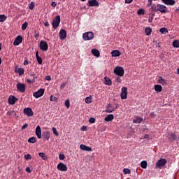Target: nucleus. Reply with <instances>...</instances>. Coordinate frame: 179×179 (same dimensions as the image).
<instances>
[{"label": "nucleus", "instance_id": "obj_1", "mask_svg": "<svg viewBox=\"0 0 179 179\" xmlns=\"http://www.w3.org/2000/svg\"><path fill=\"white\" fill-rule=\"evenodd\" d=\"M94 37V34L92 31L85 32L83 34V38L85 41H87L89 40H93Z\"/></svg>", "mask_w": 179, "mask_h": 179}, {"label": "nucleus", "instance_id": "obj_2", "mask_svg": "<svg viewBox=\"0 0 179 179\" xmlns=\"http://www.w3.org/2000/svg\"><path fill=\"white\" fill-rule=\"evenodd\" d=\"M125 71L124 70V68L121 66H117L114 69V73L115 75H117V76H124Z\"/></svg>", "mask_w": 179, "mask_h": 179}, {"label": "nucleus", "instance_id": "obj_3", "mask_svg": "<svg viewBox=\"0 0 179 179\" xmlns=\"http://www.w3.org/2000/svg\"><path fill=\"white\" fill-rule=\"evenodd\" d=\"M59 23H61V16L57 15L52 21L53 29H58V27L59 26Z\"/></svg>", "mask_w": 179, "mask_h": 179}, {"label": "nucleus", "instance_id": "obj_4", "mask_svg": "<svg viewBox=\"0 0 179 179\" xmlns=\"http://www.w3.org/2000/svg\"><path fill=\"white\" fill-rule=\"evenodd\" d=\"M121 99L122 100L127 99V97L128 96V88L127 87H123L121 88Z\"/></svg>", "mask_w": 179, "mask_h": 179}, {"label": "nucleus", "instance_id": "obj_5", "mask_svg": "<svg viewBox=\"0 0 179 179\" xmlns=\"http://www.w3.org/2000/svg\"><path fill=\"white\" fill-rule=\"evenodd\" d=\"M166 164H167V160L162 158L158 160L156 163V166L158 167V169H162L164 166H166Z\"/></svg>", "mask_w": 179, "mask_h": 179}, {"label": "nucleus", "instance_id": "obj_6", "mask_svg": "<svg viewBox=\"0 0 179 179\" xmlns=\"http://www.w3.org/2000/svg\"><path fill=\"white\" fill-rule=\"evenodd\" d=\"M39 48L42 51H48V43L45 41H41L39 45Z\"/></svg>", "mask_w": 179, "mask_h": 179}, {"label": "nucleus", "instance_id": "obj_7", "mask_svg": "<svg viewBox=\"0 0 179 179\" xmlns=\"http://www.w3.org/2000/svg\"><path fill=\"white\" fill-rule=\"evenodd\" d=\"M17 90L21 93H24L26 92V85L20 83H17Z\"/></svg>", "mask_w": 179, "mask_h": 179}, {"label": "nucleus", "instance_id": "obj_8", "mask_svg": "<svg viewBox=\"0 0 179 179\" xmlns=\"http://www.w3.org/2000/svg\"><path fill=\"white\" fill-rule=\"evenodd\" d=\"M157 10L161 12V13H167L168 12L167 7L164 5L157 4Z\"/></svg>", "mask_w": 179, "mask_h": 179}, {"label": "nucleus", "instance_id": "obj_9", "mask_svg": "<svg viewBox=\"0 0 179 179\" xmlns=\"http://www.w3.org/2000/svg\"><path fill=\"white\" fill-rule=\"evenodd\" d=\"M44 92H45L44 89L41 88L37 92H34L33 96L36 99H38V97H41L42 96L44 95Z\"/></svg>", "mask_w": 179, "mask_h": 179}, {"label": "nucleus", "instance_id": "obj_10", "mask_svg": "<svg viewBox=\"0 0 179 179\" xmlns=\"http://www.w3.org/2000/svg\"><path fill=\"white\" fill-rule=\"evenodd\" d=\"M23 111L24 114L27 115V117H33V115H34V113L33 112L31 108H25Z\"/></svg>", "mask_w": 179, "mask_h": 179}, {"label": "nucleus", "instance_id": "obj_11", "mask_svg": "<svg viewBox=\"0 0 179 179\" xmlns=\"http://www.w3.org/2000/svg\"><path fill=\"white\" fill-rule=\"evenodd\" d=\"M57 170L59 171H68V166L65 164L60 162L57 165Z\"/></svg>", "mask_w": 179, "mask_h": 179}, {"label": "nucleus", "instance_id": "obj_12", "mask_svg": "<svg viewBox=\"0 0 179 179\" xmlns=\"http://www.w3.org/2000/svg\"><path fill=\"white\" fill-rule=\"evenodd\" d=\"M18 100L19 99L16 98L15 96L10 95L8 98V104L13 106Z\"/></svg>", "mask_w": 179, "mask_h": 179}, {"label": "nucleus", "instance_id": "obj_13", "mask_svg": "<svg viewBox=\"0 0 179 179\" xmlns=\"http://www.w3.org/2000/svg\"><path fill=\"white\" fill-rule=\"evenodd\" d=\"M22 41H23V37L22 36H18L15 39L13 45H19V44H22Z\"/></svg>", "mask_w": 179, "mask_h": 179}, {"label": "nucleus", "instance_id": "obj_14", "mask_svg": "<svg viewBox=\"0 0 179 179\" xmlns=\"http://www.w3.org/2000/svg\"><path fill=\"white\" fill-rule=\"evenodd\" d=\"M88 6L93 7V6H99L100 3L97 0H89L88 1Z\"/></svg>", "mask_w": 179, "mask_h": 179}, {"label": "nucleus", "instance_id": "obj_15", "mask_svg": "<svg viewBox=\"0 0 179 179\" xmlns=\"http://www.w3.org/2000/svg\"><path fill=\"white\" fill-rule=\"evenodd\" d=\"M60 40H65L66 38V31L65 29H61L59 31Z\"/></svg>", "mask_w": 179, "mask_h": 179}, {"label": "nucleus", "instance_id": "obj_16", "mask_svg": "<svg viewBox=\"0 0 179 179\" xmlns=\"http://www.w3.org/2000/svg\"><path fill=\"white\" fill-rule=\"evenodd\" d=\"M162 1L165 5H169L170 6H173V5H176V1L175 0H162Z\"/></svg>", "mask_w": 179, "mask_h": 179}, {"label": "nucleus", "instance_id": "obj_17", "mask_svg": "<svg viewBox=\"0 0 179 179\" xmlns=\"http://www.w3.org/2000/svg\"><path fill=\"white\" fill-rule=\"evenodd\" d=\"M167 138L171 141H176V139H177V134L171 133L170 134H168Z\"/></svg>", "mask_w": 179, "mask_h": 179}, {"label": "nucleus", "instance_id": "obj_18", "mask_svg": "<svg viewBox=\"0 0 179 179\" xmlns=\"http://www.w3.org/2000/svg\"><path fill=\"white\" fill-rule=\"evenodd\" d=\"M80 149H81V150H85L86 152H92V150H93L92 148L85 145L83 144H81L80 145Z\"/></svg>", "mask_w": 179, "mask_h": 179}, {"label": "nucleus", "instance_id": "obj_19", "mask_svg": "<svg viewBox=\"0 0 179 179\" xmlns=\"http://www.w3.org/2000/svg\"><path fill=\"white\" fill-rule=\"evenodd\" d=\"M36 135L38 139H41V127L37 126L36 128Z\"/></svg>", "mask_w": 179, "mask_h": 179}, {"label": "nucleus", "instance_id": "obj_20", "mask_svg": "<svg viewBox=\"0 0 179 179\" xmlns=\"http://www.w3.org/2000/svg\"><path fill=\"white\" fill-rule=\"evenodd\" d=\"M31 77H33L32 80L30 79H27V83H29V85L31 83H34V82H36V79H37V76H36V74H30Z\"/></svg>", "mask_w": 179, "mask_h": 179}, {"label": "nucleus", "instance_id": "obj_21", "mask_svg": "<svg viewBox=\"0 0 179 179\" xmlns=\"http://www.w3.org/2000/svg\"><path fill=\"white\" fill-rule=\"evenodd\" d=\"M158 83L162 85L163 86H166V85H167V81H166L163 77L159 76L158 79Z\"/></svg>", "mask_w": 179, "mask_h": 179}, {"label": "nucleus", "instance_id": "obj_22", "mask_svg": "<svg viewBox=\"0 0 179 179\" xmlns=\"http://www.w3.org/2000/svg\"><path fill=\"white\" fill-rule=\"evenodd\" d=\"M104 84L106 85V86H111V85H113V81L108 77H104Z\"/></svg>", "mask_w": 179, "mask_h": 179}, {"label": "nucleus", "instance_id": "obj_23", "mask_svg": "<svg viewBox=\"0 0 179 179\" xmlns=\"http://www.w3.org/2000/svg\"><path fill=\"white\" fill-rule=\"evenodd\" d=\"M113 120H114V115L110 114L105 117L104 121H106V122H110L113 121Z\"/></svg>", "mask_w": 179, "mask_h": 179}, {"label": "nucleus", "instance_id": "obj_24", "mask_svg": "<svg viewBox=\"0 0 179 179\" xmlns=\"http://www.w3.org/2000/svg\"><path fill=\"white\" fill-rule=\"evenodd\" d=\"M36 57L38 64H39V65H41V64H43V59L38 55V51L36 52Z\"/></svg>", "mask_w": 179, "mask_h": 179}, {"label": "nucleus", "instance_id": "obj_25", "mask_svg": "<svg viewBox=\"0 0 179 179\" xmlns=\"http://www.w3.org/2000/svg\"><path fill=\"white\" fill-rule=\"evenodd\" d=\"M92 54H93V55H94V57H96V58H99V57H100V52L99 51V50L97 49H92L91 50Z\"/></svg>", "mask_w": 179, "mask_h": 179}, {"label": "nucleus", "instance_id": "obj_26", "mask_svg": "<svg viewBox=\"0 0 179 179\" xmlns=\"http://www.w3.org/2000/svg\"><path fill=\"white\" fill-rule=\"evenodd\" d=\"M143 121V118L141 117H138L136 119L133 120L134 124H141V122H142Z\"/></svg>", "mask_w": 179, "mask_h": 179}, {"label": "nucleus", "instance_id": "obj_27", "mask_svg": "<svg viewBox=\"0 0 179 179\" xmlns=\"http://www.w3.org/2000/svg\"><path fill=\"white\" fill-rule=\"evenodd\" d=\"M111 55L112 57H120V55H121V52H120V50H113L111 52Z\"/></svg>", "mask_w": 179, "mask_h": 179}, {"label": "nucleus", "instance_id": "obj_28", "mask_svg": "<svg viewBox=\"0 0 179 179\" xmlns=\"http://www.w3.org/2000/svg\"><path fill=\"white\" fill-rule=\"evenodd\" d=\"M155 92H158V93H160L163 90V87L160 85H155Z\"/></svg>", "mask_w": 179, "mask_h": 179}, {"label": "nucleus", "instance_id": "obj_29", "mask_svg": "<svg viewBox=\"0 0 179 179\" xmlns=\"http://www.w3.org/2000/svg\"><path fill=\"white\" fill-rule=\"evenodd\" d=\"M151 8V13H155V12H158V10H157V6H156V4H153L152 6H150Z\"/></svg>", "mask_w": 179, "mask_h": 179}, {"label": "nucleus", "instance_id": "obj_30", "mask_svg": "<svg viewBox=\"0 0 179 179\" xmlns=\"http://www.w3.org/2000/svg\"><path fill=\"white\" fill-rule=\"evenodd\" d=\"M38 156H40L41 159H43V160L45 161L47 160V159H48V157H47V155H45L44 152H39Z\"/></svg>", "mask_w": 179, "mask_h": 179}, {"label": "nucleus", "instance_id": "obj_31", "mask_svg": "<svg viewBox=\"0 0 179 179\" xmlns=\"http://www.w3.org/2000/svg\"><path fill=\"white\" fill-rule=\"evenodd\" d=\"M159 31L162 34H166V33H169V30L166 27L161 28Z\"/></svg>", "mask_w": 179, "mask_h": 179}, {"label": "nucleus", "instance_id": "obj_32", "mask_svg": "<svg viewBox=\"0 0 179 179\" xmlns=\"http://www.w3.org/2000/svg\"><path fill=\"white\" fill-rule=\"evenodd\" d=\"M173 46L174 48H179V40H175L173 42Z\"/></svg>", "mask_w": 179, "mask_h": 179}, {"label": "nucleus", "instance_id": "obj_33", "mask_svg": "<svg viewBox=\"0 0 179 179\" xmlns=\"http://www.w3.org/2000/svg\"><path fill=\"white\" fill-rule=\"evenodd\" d=\"M17 73L20 76H22V75H24V69L23 68H19Z\"/></svg>", "mask_w": 179, "mask_h": 179}, {"label": "nucleus", "instance_id": "obj_34", "mask_svg": "<svg viewBox=\"0 0 179 179\" xmlns=\"http://www.w3.org/2000/svg\"><path fill=\"white\" fill-rule=\"evenodd\" d=\"M141 166L142 167V169H146L148 167V162L146 161L141 162Z\"/></svg>", "mask_w": 179, "mask_h": 179}, {"label": "nucleus", "instance_id": "obj_35", "mask_svg": "<svg viewBox=\"0 0 179 179\" xmlns=\"http://www.w3.org/2000/svg\"><path fill=\"white\" fill-rule=\"evenodd\" d=\"M43 135L45 136V139H46V141H50V131H46L43 133Z\"/></svg>", "mask_w": 179, "mask_h": 179}, {"label": "nucleus", "instance_id": "obj_36", "mask_svg": "<svg viewBox=\"0 0 179 179\" xmlns=\"http://www.w3.org/2000/svg\"><path fill=\"white\" fill-rule=\"evenodd\" d=\"M146 36H150L152 34V28H146L145 30Z\"/></svg>", "mask_w": 179, "mask_h": 179}, {"label": "nucleus", "instance_id": "obj_37", "mask_svg": "<svg viewBox=\"0 0 179 179\" xmlns=\"http://www.w3.org/2000/svg\"><path fill=\"white\" fill-rule=\"evenodd\" d=\"M92 99H93L92 97V95H90V96H87L85 98V103H87V104H90V103H92Z\"/></svg>", "mask_w": 179, "mask_h": 179}, {"label": "nucleus", "instance_id": "obj_38", "mask_svg": "<svg viewBox=\"0 0 179 179\" xmlns=\"http://www.w3.org/2000/svg\"><path fill=\"white\" fill-rule=\"evenodd\" d=\"M155 17V13H151L150 14V17L148 18V22L149 23H152V22H153V18Z\"/></svg>", "mask_w": 179, "mask_h": 179}, {"label": "nucleus", "instance_id": "obj_39", "mask_svg": "<svg viewBox=\"0 0 179 179\" xmlns=\"http://www.w3.org/2000/svg\"><path fill=\"white\" fill-rule=\"evenodd\" d=\"M7 17L5 15H0V22H3L6 20Z\"/></svg>", "mask_w": 179, "mask_h": 179}, {"label": "nucleus", "instance_id": "obj_40", "mask_svg": "<svg viewBox=\"0 0 179 179\" xmlns=\"http://www.w3.org/2000/svg\"><path fill=\"white\" fill-rule=\"evenodd\" d=\"M36 137H31L28 139L29 143H36Z\"/></svg>", "mask_w": 179, "mask_h": 179}, {"label": "nucleus", "instance_id": "obj_41", "mask_svg": "<svg viewBox=\"0 0 179 179\" xmlns=\"http://www.w3.org/2000/svg\"><path fill=\"white\" fill-rule=\"evenodd\" d=\"M138 15H145V9L141 8L137 11Z\"/></svg>", "mask_w": 179, "mask_h": 179}, {"label": "nucleus", "instance_id": "obj_42", "mask_svg": "<svg viewBox=\"0 0 179 179\" xmlns=\"http://www.w3.org/2000/svg\"><path fill=\"white\" fill-rule=\"evenodd\" d=\"M29 9H30V10H33V9H34V2L31 1L29 4Z\"/></svg>", "mask_w": 179, "mask_h": 179}, {"label": "nucleus", "instance_id": "obj_43", "mask_svg": "<svg viewBox=\"0 0 179 179\" xmlns=\"http://www.w3.org/2000/svg\"><path fill=\"white\" fill-rule=\"evenodd\" d=\"M64 104L67 108H69V107H71V102L69 101V99L66 100Z\"/></svg>", "mask_w": 179, "mask_h": 179}, {"label": "nucleus", "instance_id": "obj_44", "mask_svg": "<svg viewBox=\"0 0 179 179\" xmlns=\"http://www.w3.org/2000/svg\"><path fill=\"white\" fill-rule=\"evenodd\" d=\"M124 174H131V170L129 169H123Z\"/></svg>", "mask_w": 179, "mask_h": 179}, {"label": "nucleus", "instance_id": "obj_45", "mask_svg": "<svg viewBox=\"0 0 179 179\" xmlns=\"http://www.w3.org/2000/svg\"><path fill=\"white\" fill-rule=\"evenodd\" d=\"M28 24L27 22H24L22 25V30L24 31L27 29Z\"/></svg>", "mask_w": 179, "mask_h": 179}, {"label": "nucleus", "instance_id": "obj_46", "mask_svg": "<svg viewBox=\"0 0 179 179\" xmlns=\"http://www.w3.org/2000/svg\"><path fill=\"white\" fill-rule=\"evenodd\" d=\"M25 160H31V155L30 154H27L24 155Z\"/></svg>", "mask_w": 179, "mask_h": 179}, {"label": "nucleus", "instance_id": "obj_47", "mask_svg": "<svg viewBox=\"0 0 179 179\" xmlns=\"http://www.w3.org/2000/svg\"><path fill=\"white\" fill-rule=\"evenodd\" d=\"M7 114L9 115H16V112L15 110H10L7 112Z\"/></svg>", "mask_w": 179, "mask_h": 179}, {"label": "nucleus", "instance_id": "obj_48", "mask_svg": "<svg viewBox=\"0 0 179 179\" xmlns=\"http://www.w3.org/2000/svg\"><path fill=\"white\" fill-rule=\"evenodd\" d=\"M52 131H53V134H55L56 136H58V135H59V134L58 133V131L57 130V128L53 127Z\"/></svg>", "mask_w": 179, "mask_h": 179}, {"label": "nucleus", "instance_id": "obj_49", "mask_svg": "<svg viewBox=\"0 0 179 179\" xmlns=\"http://www.w3.org/2000/svg\"><path fill=\"white\" fill-rule=\"evenodd\" d=\"M89 122H90V124H94V122H96V119L94 118V117H91V118L90 119V120H89Z\"/></svg>", "mask_w": 179, "mask_h": 179}, {"label": "nucleus", "instance_id": "obj_50", "mask_svg": "<svg viewBox=\"0 0 179 179\" xmlns=\"http://www.w3.org/2000/svg\"><path fill=\"white\" fill-rule=\"evenodd\" d=\"M50 101H57V97L53 96L52 95H51L50 97Z\"/></svg>", "mask_w": 179, "mask_h": 179}, {"label": "nucleus", "instance_id": "obj_51", "mask_svg": "<svg viewBox=\"0 0 179 179\" xmlns=\"http://www.w3.org/2000/svg\"><path fill=\"white\" fill-rule=\"evenodd\" d=\"M59 160H64L65 159V155L64 154H60L59 155Z\"/></svg>", "mask_w": 179, "mask_h": 179}, {"label": "nucleus", "instance_id": "obj_52", "mask_svg": "<svg viewBox=\"0 0 179 179\" xmlns=\"http://www.w3.org/2000/svg\"><path fill=\"white\" fill-rule=\"evenodd\" d=\"M39 36H40V34H38L37 33V31H34V37H35L36 40H38Z\"/></svg>", "mask_w": 179, "mask_h": 179}, {"label": "nucleus", "instance_id": "obj_53", "mask_svg": "<svg viewBox=\"0 0 179 179\" xmlns=\"http://www.w3.org/2000/svg\"><path fill=\"white\" fill-rule=\"evenodd\" d=\"M27 127H29V124L26 123L25 124H24L22 127L21 129L23 131V130L26 129V128H27Z\"/></svg>", "mask_w": 179, "mask_h": 179}, {"label": "nucleus", "instance_id": "obj_54", "mask_svg": "<svg viewBox=\"0 0 179 179\" xmlns=\"http://www.w3.org/2000/svg\"><path fill=\"white\" fill-rule=\"evenodd\" d=\"M81 131H87V127L86 126H83L81 127Z\"/></svg>", "mask_w": 179, "mask_h": 179}, {"label": "nucleus", "instance_id": "obj_55", "mask_svg": "<svg viewBox=\"0 0 179 179\" xmlns=\"http://www.w3.org/2000/svg\"><path fill=\"white\" fill-rule=\"evenodd\" d=\"M116 82H117V83H121V82H122V80H121V78L117 77L116 79Z\"/></svg>", "mask_w": 179, "mask_h": 179}, {"label": "nucleus", "instance_id": "obj_56", "mask_svg": "<svg viewBox=\"0 0 179 179\" xmlns=\"http://www.w3.org/2000/svg\"><path fill=\"white\" fill-rule=\"evenodd\" d=\"M150 117H151V118H155V112H152L150 113Z\"/></svg>", "mask_w": 179, "mask_h": 179}, {"label": "nucleus", "instance_id": "obj_57", "mask_svg": "<svg viewBox=\"0 0 179 179\" xmlns=\"http://www.w3.org/2000/svg\"><path fill=\"white\" fill-rule=\"evenodd\" d=\"M25 170L27 173H31V169H30V167H27Z\"/></svg>", "mask_w": 179, "mask_h": 179}, {"label": "nucleus", "instance_id": "obj_58", "mask_svg": "<svg viewBox=\"0 0 179 179\" xmlns=\"http://www.w3.org/2000/svg\"><path fill=\"white\" fill-rule=\"evenodd\" d=\"M148 2H149V3L148 4V6H149V7L152 6V3L153 2V0H148Z\"/></svg>", "mask_w": 179, "mask_h": 179}, {"label": "nucleus", "instance_id": "obj_59", "mask_svg": "<svg viewBox=\"0 0 179 179\" xmlns=\"http://www.w3.org/2000/svg\"><path fill=\"white\" fill-rule=\"evenodd\" d=\"M65 86H66V83H62L61 84L60 87H61V89H64V87H65Z\"/></svg>", "mask_w": 179, "mask_h": 179}, {"label": "nucleus", "instance_id": "obj_60", "mask_svg": "<svg viewBox=\"0 0 179 179\" xmlns=\"http://www.w3.org/2000/svg\"><path fill=\"white\" fill-rule=\"evenodd\" d=\"M106 113H113V111H114V109H110V108H108L106 110Z\"/></svg>", "mask_w": 179, "mask_h": 179}, {"label": "nucleus", "instance_id": "obj_61", "mask_svg": "<svg viewBox=\"0 0 179 179\" xmlns=\"http://www.w3.org/2000/svg\"><path fill=\"white\" fill-rule=\"evenodd\" d=\"M51 6H52L53 8H55V6H57V3H55V1H52L51 3Z\"/></svg>", "mask_w": 179, "mask_h": 179}, {"label": "nucleus", "instance_id": "obj_62", "mask_svg": "<svg viewBox=\"0 0 179 179\" xmlns=\"http://www.w3.org/2000/svg\"><path fill=\"white\" fill-rule=\"evenodd\" d=\"M134 0H125V3H131Z\"/></svg>", "mask_w": 179, "mask_h": 179}, {"label": "nucleus", "instance_id": "obj_63", "mask_svg": "<svg viewBox=\"0 0 179 179\" xmlns=\"http://www.w3.org/2000/svg\"><path fill=\"white\" fill-rule=\"evenodd\" d=\"M45 79H46V80H51V76H47L45 77Z\"/></svg>", "mask_w": 179, "mask_h": 179}, {"label": "nucleus", "instance_id": "obj_64", "mask_svg": "<svg viewBox=\"0 0 179 179\" xmlns=\"http://www.w3.org/2000/svg\"><path fill=\"white\" fill-rule=\"evenodd\" d=\"M24 65H29V61L28 60H24Z\"/></svg>", "mask_w": 179, "mask_h": 179}]
</instances>
